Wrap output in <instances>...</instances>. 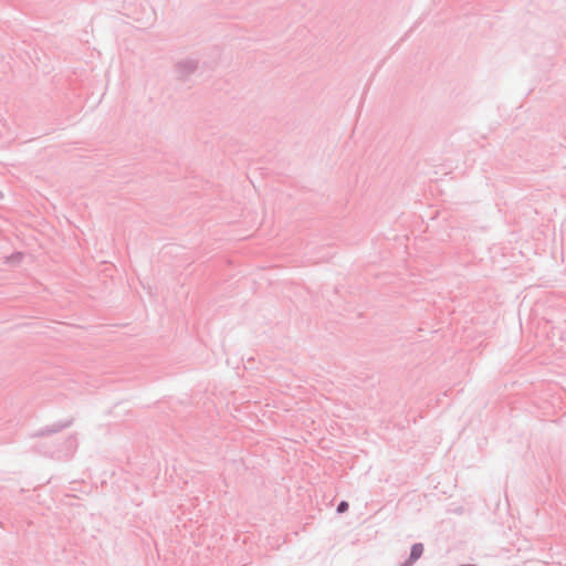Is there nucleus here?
Returning a JSON list of instances; mask_svg holds the SVG:
<instances>
[{
	"instance_id": "f03ea898",
	"label": "nucleus",
	"mask_w": 566,
	"mask_h": 566,
	"mask_svg": "<svg viewBox=\"0 0 566 566\" xmlns=\"http://www.w3.org/2000/svg\"><path fill=\"white\" fill-rule=\"evenodd\" d=\"M347 509H348V503H347V502H345V501H343V502H340V503L338 504L337 512H338V513H344V512H346V511H347Z\"/></svg>"
},
{
	"instance_id": "f257e3e1",
	"label": "nucleus",
	"mask_w": 566,
	"mask_h": 566,
	"mask_svg": "<svg viewBox=\"0 0 566 566\" xmlns=\"http://www.w3.org/2000/svg\"><path fill=\"white\" fill-rule=\"evenodd\" d=\"M422 553H423L422 544H415L411 548L410 557H411V559L416 560L422 555Z\"/></svg>"
}]
</instances>
